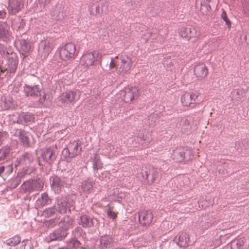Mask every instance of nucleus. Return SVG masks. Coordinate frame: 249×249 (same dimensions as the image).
Returning a JSON list of instances; mask_svg holds the SVG:
<instances>
[{
  "instance_id": "f257e3e1",
  "label": "nucleus",
  "mask_w": 249,
  "mask_h": 249,
  "mask_svg": "<svg viewBox=\"0 0 249 249\" xmlns=\"http://www.w3.org/2000/svg\"><path fill=\"white\" fill-rule=\"evenodd\" d=\"M82 142L79 140L71 142L63 151L65 158L71 159L79 155L82 151Z\"/></svg>"
},
{
  "instance_id": "f03ea898",
  "label": "nucleus",
  "mask_w": 249,
  "mask_h": 249,
  "mask_svg": "<svg viewBox=\"0 0 249 249\" xmlns=\"http://www.w3.org/2000/svg\"><path fill=\"white\" fill-rule=\"evenodd\" d=\"M12 135H15L18 138L20 144L24 147H32L34 144V141L31 134L23 129H16V132L11 131Z\"/></svg>"
},
{
  "instance_id": "7ed1b4c3",
  "label": "nucleus",
  "mask_w": 249,
  "mask_h": 249,
  "mask_svg": "<svg viewBox=\"0 0 249 249\" xmlns=\"http://www.w3.org/2000/svg\"><path fill=\"white\" fill-rule=\"evenodd\" d=\"M44 183L40 178L28 180L24 181L21 185V188L25 192L31 193L40 191L43 188Z\"/></svg>"
},
{
  "instance_id": "20e7f679",
  "label": "nucleus",
  "mask_w": 249,
  "mask_h": 249,
  "mask_svg": "<svg viewBox=\"0 0 249 249\" xmlns=\"http://www.w3.org/2000/svg\"><path fill=\"white\" fill-rule=\"evenodd\" d=\"M79 98L78 92L70 90L61 94L58 97V100L61 104L66 106L69 105H73Z\"/></svg>"
},
{
  "instance_id": "39448f33",
  "label": "nucleus",
  "mask_w": 249,
  "mask_h": 249,
  "mask_svg": "<svg viewBox=\"0 0 249 249\" xmlns=\"http://www.w3.org/2000/svg\"><path fill=\"white\" fill-rule=\"evenodd\" d=\"M51 13L53 21L62 20L69 15V11L68 6L59 4L52 9Z\"/></svg>"
},
{
  "instance_id": "423d86ee",
  "label": "nucleus",
  "mask_w": 249,
  "mask_h": 249,
  "mask_svg": "<svg viewBox=\"0 0 249 249\" xmlns=\"http://www.w3.org/2000/svg\"><path fill=\"white\" fill-rule=\"evenodd\" d=\"M102 54L98 51L86 53L84 54L81 60L86 66H91L101 61Z\"/></svg>"
},
{
  "instance_id": "0eeeda50",
  "label": "nucleus",
  "mask_w": 249,
  "mask_h": 249,
  "mask_svg": "<svg viewBox=\"0 0 249 249\" xmlns=\"http://www.w3.org/2000/svg\"><path fill=\"white\" fill-rule=\"evenodd\" d=\"M121 99L125 103H130L137 98L140 95V91L136 87L126 88L120 92Z\"/></svg>"
},
{
  "instance_id": "6e6552de",
  "label": "nucleus",
  "mask_w": 249,
  "mask_h": 249,
  "mask_svg": "<svg viewBox=\"0 0 249 249\" xmlns=\"http://www.w3.org/2000/svg\"><path fill=\"white\" fill-rule=\"evenodd\" d=\"M189 235L184 232H179L178 235L170 242V246L178 249L180 247H184L189 244Z\"/></svg>"
},
{
  "instance_id": "1a4fd4ad",
  "label": "nucleus",
  "mask_w": 249,
  "mask_h": 249,
  "mask_svg": "<svg viewBox=\"0 0 249 249\" xmlns=\"http://www.w3.org/2000/svg\"><path fill=\"white\" fill-rule=\"evenodd\" d=\"M50 181L51 189L55 194H59L64 186H67L65 178L53 175L50 177Z\"/></svg>"
},
{
  "instance_id": "9d476101",
  "label": "nucleus",
  "mask_w": 249,
  "mask_h": 249,
  "mask_svg": "<svg viewBox=\"0 0 249 249\" xmlns=\"http://www.w3.org/2000/svg\"><path fill=\"white\" fill-rule=\"evenodd\" d=\"M76 51L75 45L69 42L59 49V54L61 59L66 61L73 57Z\"/></svg>"
},
{
  "instance_id": "9b49d317",
  "label": "nucleus",
  "mask_w": 249,
  "mask_h": 249,
  "mask_svg": "<svg viewBox=\"0 0 249 249\" xmlns=\"http://www.w3.org/2000/svg\"><path fill=\"white\" fill-rule=\"evenodd\" d=\"M73 200L69 197L62 198L57 200L56 205H55L57 211L60 213H66L67 211H70L71 208L73 206Z\"/></svg>"
},
{
  "instance_id": "f8f14e48",
  "label": "nucleus",
  "mask_w": 249,
  "mask_h": 249,
  "mask_svg": "<svg viewBox=\"0 0 249 249\" xmlns=\"http://www.w3.org/2000/svg\"><path fill=\"white\" fill-rule=\"evenodd\" d=\"M198 95L199 93L196 91L186 92L181 96V103L184 107H191L197 103Z\"/></svg>"
},
{
  "instance_id": "ddd939ff",
  "label": "nucleus",
  "mask_w": 249,
  "mask_h": 249,
  "mask_svg": "<svg viewBox=\"0 0 249 249\" xmlns=\"http://www.w3.org/2000/svg\"><path fill=\"white\" fill-rule=\"evenodd\" d=\"M34 160V155L31 152H25L17 158L15 161V166L17 167L20 165H24L29 167L30 164Z\"/></svg>"
},
{
  "instance_id": "4468645a",
  "label": "nucleus",
  "mask_w": 249,
  "mask_h": 249,
  "mask_svg": "<svg viewBox=\"0 0 249 249\" xmlns=\"http://www.w3.org/2000/svg\"><path fill=\"white\" fill-rule=\"evenodd\" d=\"M56 149V146L53 145L42 149L41 156L45 162L51 164L55 160Z\"/></svg>"
},
{
  "instance_id": "2eb2a0df",
  "label": "nucleus",
  "mask_w": 249,
  "mask_h": 249,
  "mask_svg": "<svg viewBox=\"0 0 249 249\" xmlns=\"http://www.w3.org/2000/svg\"><path fill=\"white\" fill-rule=\"evenodd\" d=\"M153 214L150 210H142L138 213V221L142 227L149 226L153 220Z\"/></svg>"
},
{
  "instance_id": "dca6fc26",
  "label": "nucleus",
  "mask_w": 249,
  "mask_h": 249,
  "mask_svg": "<svg viewBox=\"0 0 249 249\" xmlns=\"http://www.w3.org/2000/svg\"><path fill=\"white\" fill-rule=\"evenodd\" d=\"M180 36L189 40L191 38H197L200 36V32L196 27L182 28L179 32Z\"/></svg>"
},
{
  "instance_id": "f3484780",
  "label": "nucleus",
  "mask_w": 249,
  "mask_h": 249,
  "mask_svg": "<svg viewBox=\"0 0 249 249\" xmlns=\"http://www.w3.org/2000/svg\"><path fill=\"white\" fill-rule=\"evenodd\" d=\"M121 64L117 70L119 74L126 73L131 68L132 64L130 57L126 55H122L120 58Z\"/></svg>"
},
{
  "instance_id": "a211bd4d",
  "label": "nucleus",
  "mask_w": 249,
  "mask_h": 249,
  "mask_svg": "<svg viewBox=\"0 0 249 249\" xmlns=\"http://www.w3.org/2000/svg\"><path fill=\"white\" fill-rule=\"evenodd\" d=\"M68 234V231L65 229L60 227L50 233L48 241H62L67 237Z\"/></svg>"
},
{
  "instance_id": "6ab92c4d",
  "label": "nucleus",
  "mask_w": 249,
  "mask_h": 249,
  "mask_svg": "<svg viewBox=\"0 0 249 249\" xmlns=\"http://www.w3.org/2000/svg\"><path fill=\"white\" fill-rule=\"evenodd\" d=\"M41 91L40 87L38 85L25 84L23 87L24 93L27 97H38L40 95Z\"/></svg>"
},
{
  "instance_id": "aec40b11",
  "label": "nucleus",
  "mask_w": 249,
  "mask_h": 249,
  "mask_svg": "<svg viewBox=\"0 0 249 249\" xmlns=\"http://www.w3.org/2000/svg\"><path fill=\"white\" fill-rule=\"evenodd\" d=\"M214 222V218L212 216L204 215L198 221L196 227L200 231H203L210 227Z\"/></svg>"
},
{
  "instance_id": "412c9836",
  "label": "nucleus",
  "mask_w": 249,
  "mask_h": 249,
  "mask_svg": "<svg viewBox=\"0 0 249 249\" xmlns=\"http://www.w3.org/2000/svg\"><path fill=\"white\" fill-rule=\"evenodd\" d=\"M78 224L84 228L93 227L94 221L96 220L94 217L86 214L81 215L77 219Z\"/></svg>"
},
{
  "instance_id": "4be33fe9",
  "label": "nucleus",
  "mask_w": 249,
  "mask_h": 249,
  "mask_svg": "<svg viewBox=\"0 0 249 249\" xmlns=\"http://www.w3.org/2000/svg\"><path fill=\"white\" fill-rule=\"evenodd\" d=\"M35 120V116L32 113L22 112L19 114L17 122L19 124L27 125L33 122Z\"/></svg>"
},
{
  "instance_id": "5701e85b",
  "label": "nucleus",
  "mask_w": 249,
  "mask_h": 249,
  "mask_svg": "<svg viewBox=\"0 0 249 249\" xmlns=\"http://www.w3.org/2000/svg\"><path fill=\"white\" fill-rule=\"evenodd\" d=\"M114 241L111 236L105 234L100 236L99 248L100 249L111 248L114 246Z\"/></svg>"
},
{
  "instance_id": "b1692460",
  "label": "nucleus",
  "mask_w": 249,
  "mask_h": 249,
  "mask_svg": "<svg viewBox=\"0 0 249 249\" xmlns=\"http://www.w3.org/2000/svg\"><path fill=\"white\" fill-rule=\"evenodd\" d=\"M194 74L198 78H204L208 73V70L203 63L196 64L194 67Z\"/></svg>"
},
{
  "instance_id": "393cba45",
  "label": "nucleus",
  "mask_w": 249,
  "mask_h": 249,
  "mask_svg": "<svg viewBox=\"0 0 249 249\" xmlns=\"http://www.w3.org/2000/svg\"><path fill=\"white\" fill-rule=\"evenodd\" d=\"M93 189V184L89 180L83 181L78 187L79 192L85 195L91 193Z\"/></svg>"
},
{
  "instance_id": "a878e982",
  "label": "nucleus",
  "mask_w": 249,
  "mask_h": 249,
  "mask_svg": "<svg viewBox=\"0 0 249 249\" xmlns=\"http://www.w3.org/2000/svg\"><path fill=\"white\" fill-rule=\"evenodd\" d=\"M38 97L39 104L46 107L51 105L53 99L52 94L49 92H43L42 95L40 93V95H39Z\"/></svg>"
},
{
  "instance_id": "bb28decb",
  "label": "nucleus",
  "mask_w": 249,
  "mask_h": 249,
  "mask_svg": "<svg viewBox=\"0 0 249 249\" xmlns=\"http://www.w3.org/2000/svg\"><path fill=\"white\" fill-rule=\"evenodd\" d=\"M9 13L15 15L20 10V2L19 0H8L7 7Z\"/></svg>"
},
{
  "instance_id": "cd10ccee",
  "label": "nucleus",
  "mask_w": 249,
  "mask_h": 249,
  "mask_svg": "<svg viewBox=\"0 0 249 249\" xmlns=\"http://www.w3.org/2000/svg\"><path fill=\"white\" fill-rule=\"evenodd\" d=\"M246 242V238L244 237L235 238L231 243V249H245V244Z\"/></svg>"
},
{
  "instance_id": "c85d7f7f",
  "label": "nucleus",
  "mask_w": 249,
  "mask_h": 249,
  "mask_svg": "<svg viewBox=\"0 0 249 249\" xmlns=\"http://www.w3.org/2000/svg\"><path fill=\"white\" fill-rule=\"evenodd\" d=\"M145 176L148 183H153L158 178L159 175L156 169L152 168L148 171L145 172Z\"/></svg>"
},
{
  "instance_id": "c756f323",
  "label": "nucleus",
  "mask_w": 249,
  "mask_h": 249,
  "mask_svg": "<svg viewBox=\"0 0 249 249\" xmlns=\"http://www.w3.org/2000/svg\"><path fill=\"white\" fill-rule=\"evenodd\" d=\"M19 43L18 50L20 53L22 54L28 53L30 50V45L27 41L24 39L17 40V43Z\"/></svg>"
},
{
  "instance_id": "7c9ffc66",
  "label": "nucleus",
  "mask_w": 249,
  "mask_h": 249,
  "mask_svg": "<svg viewBox=\"0 0 249 249\" xmlns=\"http://www.w3.org/2000/svg\"><path fill=\"white\" fill-rule=\"evenodd\" d=\"M18 62L16 59L9 58L6 64V68H5V71L10 73H14L17 70Z\"/></svg>"
},
{
  "instance_id": "2f4dec72",
  "label": "nucleus",
  "mask_w": 249,
  "mask_h": 249,
  "mask_svg": "<svg viewBox=\"0 0 249 249\" xmlns=\"http://www.w3.org/2000/svg\"><path fill=\"white\" fill-rule=\"evenodd\" d=\"M189 120L186 118H183L177 124V126L180 131L183 133H187L188 130L190 128Z\"/></svg>"
},
{
  "instance_id": "473e14b6",
  "label": "nucleus",
  "mask_w": 249,
  "mask_h": 249,
  "mask_svg": "<svg viewBox=\"0 0 249 249\" xmlns=\"http://www.w3.org/2000/svg\"><path fill=\"white\" fill-rule=\"evenodd\" d=\"M92 168L94 173H97L99 169L103 168V163L97 152L94 154V158L92 160Z\"/></svg>"
},
{
  "instance_id": "72a5a7b5",
  "label": "nucleus",
  "mask_w": 249,
  "mask_h": 249,
  "mask_svg": "<svg viewBox=\"0 0 249 249\" xmlns=\"http://www.w3.org/2000/svg\"><path fill=\"white\" fill-rule=\"evenodd\" d=\"M10 36L9 33L5 23L0 24V40L7 41Z\"/></svg>"
},
{
  "instance_id": "f704fd0d",
  "label": "nucleus",
  "mask_w": 249,
  "mask_h": 249,
  "mask_svg": "<svg viewBox=\"0 0 249 249\" xmlns=\"http://www.w3.org/2000/svg\"><path fill=\"white\" fill-rule=\"evenodd\" d=\"M73 220L70 216H65L62 218H60V224L62 223V225L61 227H63L66 231H68V230L72 225Z\"/></svg>"
},
{
  "instance_id": "c9c22d12",
  "label": "nucleus",
  "mask_w": 249,
  "mask_h": 249,
  "mask_svg": "<svg viewBox=\"0 0 249 249\" xmlns=\"http://www.w3.org/2000/svg\"><path fill=\"white\" fill-rule=\"evenodd\" d=\"M20 241V237L18 235H16L6 241H3V243L8 246L14 247L18 245Z\"/></svg>"
},
{
  "instance_id": "e433bc0d",
  "label": "nucleus",
  "mask_w": 249,
  "mask_h": 249,
  "mask_svg": "<svg viewBox=\"0 0 249 249\" xmlns=\"http://www.w3.org/2000/svg\"><path fill=\"white\" fill-rule=\"evenodd\" d=\"M231 99L232 101H240L244 96V91L241 89H236L234 90L232 92Z\"/></svg>"
},
{
  "instance_id": "4c0bfd02",
  "label": "nucleus",
  "mask_w": 249,
  "mask_h": 249,
  "mask_svg": "<svg viewBox=\"0 0 249 249\" xmlns=\"http://www.w3.org/2000/svg\"><path fill=\"white\" fill-rule=\"evenodd\" d=\"M11 148L9 147H4L0 149V161L4 160L9 156Z\"/></svg>"
},
{
  "instance_id": "58836bf2",
  "label": "nucleus",
  "mask_w": 249,
  "mask_h": 249,
  "mask_svg": "<svg viewBox=\"0 0 249 249\" xmlns=\"http://www.w3.org/2000/svg\"><path fill=\"white\" fill-rule=\"evenodd\" d=\"M21 180L17 176L13 177L9 179L7 183V186L11 188H16L20 183Z\"/></svg>"
},
{
  "instance_id": "ea45409f",
  "label": "nucleus",
  "mask_w": 249,
  "mask_h": 249,
  "mask_svg": "<svg viewBox=\"0 0 249 249\" xmlns=\"http://www.w3.org/2000/svg\"><path fill=\"white\" fill-rule=\"evenodd\" d=\"M184 153L183 152V148L179 151L175 152L174 155V160L178 162H184L185 158Z\"/></svg>"
},
{
  "instance_id": "a19ab883",
  "label": "nucleus",
  "mask_w": 249,
  "mask_h": 249,
  "mask_svg": "<svg viewBox=\"0 0 249 249\" xmlns=\"http://www.w3.org/2000/svg\"><path fill=\"white\" fill-rule=\"evenodd\" d=\"M126 5L128 7L129 12L132 14L134 13V10L136 11L139 10V8H140V5H138V4H136L135 2H132L129 0H127L126 1Z\"/></svg>"
},
{
  "instance_id": "79ce46f5",
  "label": "nucleus",
  "mask_w": 249,
  "mask_h": 249,
  "mask_svg": "<svg viewBox=\"0 0 249 249\" xmlns=\"http://www.w3.org/2000/svg\"><path fill=\"white\" fill-rule=\"evenodd\" d=\"M80 242L76 238H71L68 244V246L71 249H78L80 247Z\"/></svg>"
},
{
  "instance_id": "37998d69",
  "label": "nucleus",
  "mask_w": 249,
  "mask_h": 249,
  "mask_svg": "<svg viewBox=\"0 0 249 249\" xmlns=\"http://www.w3.org/2000/svg\"><path fill=\"white\" fill-rule=\"evenodd\" d=\"M100 4L99 2H96L95 3H93V5L89 8V11L90 14L93 15H96L98 14H99L100 12Z\"/></svg>"
},
{
  "instance_id": "c03bdc74",
  "label": "nucleus",
  "mask_w": 249,
  "mask_h": 249,
  "mask_svg": "<svg viewBox=\"0 0 249 249\" xmlns=\"http://www.w3.org/2000/svg\"><path fill=\"white\" fill-rule=\"evenodd\" d=\"M49 199L48 194L44 193L41 195V197L37 199V203L41 206H44L48 202Z\"/></svg>"
},
{
  "instance_id": "a18cd8bd",
  "label": "nucleus",
  "mask_w": 249,
  "mask_h": 249,
  "mask_svg": "<svg viewBox=\"0 0 249 249\" xmlns=\"http://www.w3.org/2000/svg\"><path fill=\"white\" fill-rule=\"evenodd\" d=\"M3 103L4 108L6 109L12 108L14 107V100L10 97L5 98Z\"/></svg>"
},
{
  "instance_id": "49530a36",
  "label": "nucleus",
  "mask_w": 249,
  "mask_h": 249,
  "mask_svg": "<svg viewBox=\"0 0 249 249\" xmlns=\"http://www.w3.org/2000/svg\"><path fill=\"white\" fill-rule=\"evenodd\" d=\"M184 153L185 162L190 160L193 157L192 150L187 147L183 148Z\"/></svg>"
},
{
  "instance_id": "de8ad7c7",
  "label": "nucleus",
  "mask_w": 249,
  "mask_h": 249,
  "mask_svg": "<svg viewBox=\"0 0 249 249\" xmlns=\"http://www.w3.org/2000/svg\"><path fill=\"white\" fill-rule=\"evenodd\" d=\"M60 224V218L56 217L46 222V225L49 228H53L56 225Z\"/></svg>"
},
{
  "instance_id": "09e8293b",
  "label": "nucleus",
  "mask_w": 249,
  "mask_h": 249,
  "mask_svg": "<svg viewBox=\"0 0 249 249\" xmlns=\"http://www.w3.org/2000/svg\"><path fill=\"white\" fill-rule=\"evenodd\" d=\"M29 167H24L18 171L17 176L21 180V179L28 174Z\"/></svg>"
},
{
  "instance_id": "8fccbe9b",
  "label": "nucleus",
  "mask_w": 249,
  "mask_h": 249,
  "mask_svg": "<svg viewBox=\"0 0 249 249\" xmlns=\"http://www.w3.org/2000/svg\"><path fill=\"white\" fill-rule=\"evenodd\" d=\"M20 249H34V246L30 241L23 240L22 241Z\"/></svg>"
},
{
  "instance_id": "3c124183",
  "label": "nucleus",
  "mask_w": 249,
  "mask_h": 249,
  "mask_svg": "<svg viewBox=\"0 0 249 249\" xmlns=\"http://www.w3.org/2000/svg\"><path fill=\"white\" fill-rule=\"evenodd\" d=\"M56 211H57V209L56 207H50L48 209H46L44 211V214L46 216L50 217L53 215L55 213Z\"/></svg>"
},
{
  "instance_id": "603ef678",
  "label": "nucleus",
  "mask_w": 249,
  "mask_h": 249,
  "mask_svg": "<svg viewBox=\"0 0 249 249\" xmlns=\"http://www.w3.org/2000/svg\"><path fill=\"white\" fill-rule=\"evenodd\" d=\"M221 17L225 22V24L227 26L228 28H230L231 27V22L228 18L226 13L224 10H223L221 15Z\"/></svg>"
},
{
  "instance_id": "864d4df0",
  "label": "nucleus",
  "mask_w": 249,
  "mask_h": 249,
  "mask_svg": "<svg viewBox=\"0 0 249 249\" xmlns=\"http://www.w3.org/2000/svg\"><path fill=\"white\" fill-rule=\"evenodd\" d=\"M211 10V6L207 4L201 3L200 10L203 14H207V12Z\"/></svg>"
},
{
  "instance_id": "5fc2aeb1",
  "label": "nucleus",
  "mask_w": 249,
  "mask_h": 249,
  "mask_svg": "<svg viewBox=\"0 0 249 249\" xmlns=\"http://www.w3.org/2000/svg\"><path fill=\"white\" fill-rule=\"evenodd\" d=\"M107 213L108 217L114 219L116 218L117 215L116 213L113 212L110 207L108 206L107 209Z\"/></svg>"
},
{
  "instance_id": "6e6d98bb",
  "label": "nucleus",
  "mask_w": 249,
  "mask_h": 249,
  "mask_svg": "<svg viewBox=\"0 0 249 249\" xmlns=\"http://www.w3.org/2000/svg\"><path fill=\"white\" fill-rule=\"evenodd\" d=\"M242 147L243 142L242 141L239 140L238 141L236 142L235 144V148L238 153L241 152L242 151Z\"/></svg>"
},
{
  "instance_id": "4d7b16f0",
  "label": "nucleus",
  "mask_w": 249,
  "mask_h": 249,
  "mask_svg": "<svg viewBox=\"0 0 249 249\" xmlns=\"http://www.w3.org/2000/svg\"><path fill=\"white\" fill-rule=\"evenodd\" d=\"M160 11V9H157L156 10H155V8L154 7L152 8H148L146 10V12L151 13V15L152 16H154L157 14H158Z\"/></svg>"
},
{
  "instance_id": "13d9d810",
  "label": "nucleus",
  "mask_w": 249,
  "mask_h": 249,
  "mask_svg": "<svg viewBox=\"0 0 249 249\" xmlns=\"http://www.w3.org/2000/svg\"><path fill=\"white\" fill-rule=\"evenodd\" d=\"M117 62L115 58H111L108 66L109 70H111L112 69L114 68L116 66Z\"/></svg>"
},
{
  "instance_id": "bf43d9fd",
  "label": "nucleus",
  "mask_w": 249,
  "mask_h": 249,
  "mask_svg": "<svg viewBox=\"0 0 249 249\" xmlns=\"http://www.w3.org/2000/svg\"><path fill=\"white\" fill-rule=\"evenodd\" d=\"M38 3L40 5V8H44L46 5L48 4L50 2V0H38Z\"/></svg>"
},
{
  "instance_id": "052dcab7",
  "label": "nucleus",
  "mask_w": 249,
  "mask_h": 249,
  "mask_svg": "<svg viewBox=\"0 0 249 249\" xmlns=\"http://www.w3.org/2000/svg\"><path fill=\"white\" fill-rule=\"evenodd\" d=\"M13 171V167L12 164H9L5 167V174L7 175L10 174Z\"/></svg>"
},
{
  "instance_id": "680f3d73",
  "label": "nucleus",
  "mask_w": 249,
  "mask_h": 249,
  "mask_svg": "<svg viewBox=\"0 0 249 249\" xmlns=\"http://www.w3.org/2000/svg\"><path fill=\"white\" fill-rule=\"evenodd\" d=\"M73 232L75 234L81 235L83 232V230L80 227H77L75 228Z\"/></svg>"
},
{
  "instance_id": "e2e57ef3",
  "label": "nucleus",
  "mask_w": 249,
  "mask_h": 249,
  "mask_svg": "<svg viewBox=\"0 0 249 249\" xmlns=\"http://www.w3.org/2000/svg\"><path fill=\"white\" fill-rule=\"evenodd\" d=\"M6 15V12L4 10H0V18H4Z\"/></svg>"
},
{
  "instance_id": "0e129e2a",
  "label": "nucleus",
  "mask_w": 249,
  "mask_h": 249,
  "mask_svg": "<svg viewBox=\"0 0 249 249\" xmlns=\"http://www.w3.org/2000/svg\"><path fill=\"white\" fill-rule=\"evenodd\" d=\"M245 183L246 184H244L245 188L249 190V178L246 179Z\"/></svg>"
},
{
  "instance_id": "69168bd1",
  "label": "nucleus",
  "mask_w": 249,
  "mask_h": 249,
  "mask_svg": "<svg viewBox=\"0 0 249 249\" xmlns=\"http://www.w3.org/2000/svg\"><path fill=\"white\" fill-rule=\"evenodd\" d=\"M106 8H107V5L106 3H104L102 5V8H101V12H106Z\"/></svg>"
},
{
  "instance_id": "338daca9",
  "label": "nucleus",
  "mask_w": 249,
  "mask_h": 249,
  "mask_svg": "<svg viewBox=\"0 0 249 249\" xmlns=\"http://www.w3.org/2000/svg\"><path fill=\"white\" fill-rule=\"evenodd\" d=\"M5 171V167L4 166H0V176Z\"/></svg>"
},
{
  "instance_id": "774afa93",
  "label": "nucleus",
  "mask_w": 249,
  "mask_h": 249,
  "mask_svg": "<svg viewBox=\"0 0 249 249\" xmlns=\"http://www.w3.org/2000/svg\"><path fill=\"white\" fill-rule=\"evenodd\" d=\"M3 135L0 133V146L2 143Z\"/></svg>"
}]
</instances>
